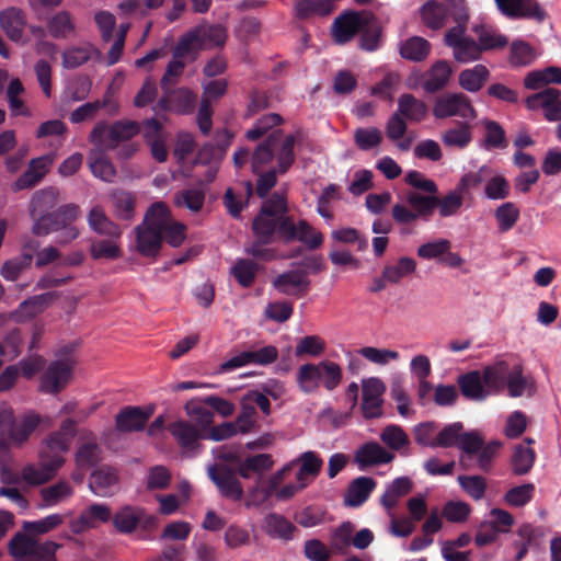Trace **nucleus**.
<instances>
[{
  "label": "nucleus",
  "mask_w": 561,
  "mask_h": 561,
  "mask_svg": "<svg viewBox=\"0 0 561 561\" xmlns=\"http://www.w3.org/2000/svg\"><path fill=\"white\" fill-rule=\"evenodd\" d=\"M538 56V51L525 41L516 39L511 44L510 62L514 67L529 66Z\"/></svg>",
  "instance_id": "obj_47"
},
{
  "label": "nucleus",
  "mask_w": 561,
  "mask_h": 561,
  "mask_svg": "<svg viewBox=\"0 0 561 561\" xmlns=\"http://www.w3.org/2000/svg\"><path fill=\"white\" fill-rule=\"evenodd\" d=\"M327 348L325 341L319 335H307L299 340L295 347V355L298 357H319Z\"/></svg>",
  "instance_id": "obj_64"
},
{
  "label": "nucleus",
  "mask_w": 561,
  "mask_h": 561,
  "mask_svg": "<svg viewBox=\"0 0 561 561\" xmlns=\"http://www.w3.org/2000/svg\"><path fill=\"white\" fill-rule=\"evenodd\" d=\"M39 463L28 465L22 470V479L30 485L43 484L50 480L65 462L64 457L54 456L47 459V454H39Z\"/></svg>",
  "instance_id": "obj_15"
},
{
  "label": "nucleus",
  "mask_w": 561,
  "mask_h": 561,
  "mask_svg": "<svg viewBox=\"0 0 561 561\" xmlns=\"http://www.w3.org/2000/svg\"><path fill=\"white\" fill-rule=\"evenodd\" d=\"M33 256L31 253H22L15 257L7 260L1 268L0 275L8 282H15L31 267Z\"/></svg>",
  "instance_id": "obj_51"
},
{
  "label": "nucleus",
  "mask_w": 561,
  "mask_h": 561,
  "mask_svg": "<svg viewBox=\"0 0 561 561\" xmlns=\"http://www.w3.org/2000/svg\"><path fill=\"white\" fill-rule=\"evenodd\" d=\"M416 270V262L408 256L399 259L394 264L383 267L381 279L385 283L398 284L403 277L413 274Z\"/></svg>",
  "instance_id": "obj_43"
},
{
  "label": "nucleus",
  "mask_w": 561,
  "mask_h": 561,
  "mask_svg": "<svg viewBox=\"0 0 561 561\" xmlns=\"http://www.w3.org/2000/svg\"><path fill=\"white\" fill-rule=\"evenodd\" d=\"M93 55H100V51L90 44L73 46L64 51L62 65L66 68H77L91 59Z\"/></svg>",
  "instance_id": "obj_54"
},
{
  "label": "nucleus",
  "mask_w": 561,
  "mask_h": 561,
  "mask_svg": "<svg viewBox=\"0 0 561 561\" xmlns=\"http://www.w3.org/2000/svg\"><path fill=\"white\" fill-rule=\"evenodd\" d=\"M10 553L19 561H56L59 545L38 541L27 534H18L10 541Z\"/></svg>",
  "instance_id": "obj_7"
},
{
  "label": "nucleus",
  "mask_w": 561,
  "mask_h": 561,
  "mask_svg": "<svg viewBox=\"0 0 561 561\" xmlns=\"http://www.w3.org/2000/svg\"><path fill=\"white\" fill-rule=\"evenodd\" d=\"M204 49L222 46L227 41V31L221 25H199L195 27Z\"/></svg>",
  "instance_id": "obj_55"
},
{
  "label": "nucleus",
  "mask_w": 561,
  "mask_h": 561,
  "mask_svg": "<svg viewBox=\"0 0 561 561\" xmlns=\"http://www.w3.org/2000/svg\"><path fill=\"white\" fill-rule=\"evenodd\" d=\"M362 409L365 417L373 419L381 414L382 394L386 390L383 381L377 377L364 379L362 382Z\"/></svg>",
  "instance_id": "obj_18"
},
{
  "label": "nucleus",
  "mask_w": 561,
  "mask_h": 561,
  "mask_svg": "<svg viewBox=\"0 0 561 561\" xmlns=\"http://www.w3.org/2000/svg\"><path fill=\"white\" fill-rule=\"evenodd\" d=\"M367 23V12H348L336 18L332 25V35L337 44L347 43L359 33L360 27Z\"/></svg>",
  "instance_id": "obj_20"
},
{
  "label": "nucleus",
  "mask_w": 561,
  "mask_h": 561,
  "mask_svg": "<svg viewBox=\"0 0 561 561\" xmlns=\"http://www.w3.org/2000/svg\"><path fill=\"white\" fill-rule=\"evenodd\" d=\"M117 483L116 471L110 467H102L91 474L89 488L96 496L105 497L114 494Z\"/></svg>",
  "instance_id": "obj_29"
},
{
  "label": "nucleus",
  "mask_w": 561,
  "mask_h": 561,
  "mask_svg": "<svg viewBox=\"0 0 561 561\" xmlns=\"http://www.w3.org/2000/svg\"><path fill=\"white\" fill-rule=\"evenodd\" d=\"M458 385L462 394L470 400L481 401L490 396V391L479 371H470L460 376Z\"/></svg>",
  "instance_id": "obj_33"
},
{
  "label": "nucleus",
  "mask_w": 561,
  "mask_h": 561,
  "mask_svg": "<svg viewBox=\"0 0 561 561\" xmlns=\"http://www.w3.org/2000/svg\"><path fill=\"white\" fill-rule=\"evenodd\" d=\"M47 30L55 38H67L75 33L76 24L68 11H60L49 19Z\"/></svg>",
  "instance_id": "obj_50"
},
{
  "label": "nucleus",
  "mask_w": 561,
  "mask_h": 561,
  "mask_svg": "<svg viewBox=\"0 0 561 561\" xmlns=\"http://www.w3.org/2000/svg\"><path fill=\"white\" fill-rule=\"evenodd\" d=\"M121 238L107 237L104 240H94L91 242V256L95 260H116L121 257L119 247Z\"/></svg>",
  "instance_id": "obj_52"
},
{
  "label": "nucleus",
  "mask_w": 561,
  "mask_h": 561,
  "mask_svg": "<svg viewBox=\"0 0 561 561\" xmlns=\"http://www.w3.org/2000/svg\"><path fill=\"white\" fill-rule=\"evenodd\" d=\"M472 32L478 38V45L482 54L488 50L504 48L508 43V39L505 35L489 24H473Z\"/></svg>",
  "instance_id": "obj_30"
},
{
  "label": "nucleus",
  "mask_w": 561,
  "mask_h": 561,
  "mask_svg": "<svg viewBox=\"0 0 561 561\" xmlns=\"http://www.w3.org/2000/svg\"><path fill=\"white\" fill-rule=\"evenodd\" d=\"M421 18L425 25L437 30L450 21L468 22L469 14L463 0H430L421 8Z\"/></svg>",
  "instance_id": "obj_4"
},
{
  "label": "nucleus",
  "mask_w": 561,
  "mask_h": 561,
  "mask_svg": "<svg viewBox=\"0 0 561 561\" xmlns=\"http://www.w3.org/2000/svg\"><path fill=\"white\" fill-rule=\"evenodd\" d=\"M397 112L410 122H421L427 115V106L412 94H402L398 100Z\"/></svg>",
  "instance_id": "obj_38"
},
{
  "label": "nucleus",
  "mask_w": 561,
  "mask_h": 561,
  "mask_svg": "<svg viewBox=\"0 0 561 561\" xmlns=\"http://www.w3.org/2000/svg\"><path fill=\"white\" fill-rule=\"evenodd\" d=\"M75 493L72 485L67 481H59L41 490V497L45 507H54L67 502Z\"/></svg>",
  "instance_id": "obj_39"
},
{
  "label": "nucleus",
  "mask_w": 561,
  "mask_h": 561,
  "mask_svg": "<svg viewBox=\"0 0 561 561\" xmlns=\"http://www.w3.org/2000/svg\"><path fill=\"white\" fill-rule=\"evenodd\" d=\"M75 364L76 360L71 355L53 362L42 377V390L55 393L64 389L71 379Z\"/></svg>",
  "instance_id": "obj_12"
},
{
  "label": "nucleus",
  "mask_w": 561,
  "mask_h": 561,
  "mask_svg": "<svg viewBox=\"0 0 561 561\" xmlns=\"http://www.w3.org/2000/svg\"><path fill=\"white\" fill-rule=\"evenodd\" d=\"M110 196L114 215L122 220H131L135 216V196L123 190H114Z\"/></svg>",
  "instance_id": "obj_41"
},
{
  "label": "nucleus",
  "mask_w": 561,
  "mask_h": 561,
  "mask_svg": "<svg viewBox=\"0 0 561 561\" xmlns=\"http://www.w3.org/2000/svg\"><path fill=\"white\" fill-rule=\"evenodd\" d=\"M376 488V481L369 477L356 478L348 486L344 503L350 507L360 506L367 501L370 493Z\"/></svg>",
  "instance_id": "obj_32"
},
{
  "label": "nucleus",
  "mask_w": 561,
  "mask_h": 561,
  "mask_svg": "<svg viewBox=\"0 0 561 561\" xmlns=\"http://www.w3.org/2000/svg\"><path fill=\"white\" fill-rule=\"evenodd\" d=\"M511 363L508 362H496L491 366H488L483 371V381L488 387L490 394L501 392L507 382L510 374Z\"/></svg>",
  "instance_id": "obj_35"
},
{
  "label": "nucleus",
  "mask_w": 561,
  "mask_h": 561,
  "mask_svg": "<svg viewBox=\"0 0 561 561\" xmlns=\"http://www.w3.org/2000/svg\"><path fill=\"white\" fill-rule=\"evenodd\" d=\"M0 26L5 35L14 43L25 44L26 36V14L16 7H10L0 11Z\"/></svg>",
  "instance_id": "obj_16"
},
{
  "label": "nucleus",
  "mask_w": 561,
  "mask_h": 561,
  "mask_svg": "<svg viewBox=\"0 0 561 561\" xmlns=\"http://www.w3.org/2000/svg\"><path fill=\"white\" fill-rule=\"evenodd\" d=\"M58 197L59 191L55 187H46L36 192L32 198L31 216L33 218L46 216L45 213L55 207Z\"/></svg>",
  "instance_id": "obj_49"
},
{
  "label": "nucleus",
  "mask_w": 561,
  "mask_h": 561,
  "mask_svg": "<svg viewBox=\"0 0 561 561\" xmlns=\"http://www.w3.org/2000/svg\"><path fill=\"white\" fill-rule=\"evenodd\" d=\"M433 115L437 118L457 116L466 121L477 117L470 99L463 93H446L440 95L434 105Z\"/></svg>",
  "instance_id": "obj_10"
},
{
  "label": "nucleus",
  "mask_w": 561,
  "mask_h": 561,
  "mask_svg": "<svg viewBox=\"0 0 561 561\" xmlns=\"http://www.w3.org/2000/svg\"><path fill=\"white\" fill-rule=\"evenodd\" d=\"M435 209L433 195H424L419 191H407L400 202L392 207V218L396 222L405 225L419 219L427 220Z\"/></svg>",
  "instance_id": "obj_5"
},
{
  "label": "nucleus",
  "mask_w": 561,
  "mask_h": 561,
  "mask_svg": "<svg viewBox=\"0 0 561 561\" xmlns=\"http://www.w3.org/2000/svg\"><path fill=\"white\" fill-rule=\"evenodd\" d=\"M465 196L455 187L443 197L434 195L435 208H438V213L442 217H450L460 210L463 204Z\"/></svg>",
  "instance_id": "obj_62"
},
{
  "label": "nucleus",
  "mask_w": 561,
  "mask_h": 561,
  "mask_svg": "<svg viewBox=\"0 0 561 561\" xmlns=\"http://www.w3.org/2000/svg\"><path fill=\"white\" fill-rule=\"evenodd\" d=\"M525 106L533 112H541L549 122L561 119V91L546 88L525 99Z\"/></svg>",
  "instance_id": "obj_11"
},
{
  "label": "nucleus",
  "mask_w": 561,
  "mask_h": 561,
  "mask_svg": "<svg viewBox=\"0 0 561 561\" xmlns=\"http://www.w3.org/2000/svg\"><path fill=\"white\" fill-rule=\"evenodd\" d=\"M489 76V69L484 65L478 64L460 71L458 83L463 90L473 93L482 89Z\"/></svg>",
  "instance_id": "obj_37"
},
{
  "label": "nucleus",
  "mask_w": 561,
  "mask_h": 561,
  "mask_svg": "<svg viewBox=\"0 0 561 561\" xmlns=\"http://www.w3.org/2000/svg\"><path fill=\"white\" fill-rule=\"evenodd\" d=\"M536 454L528 445H517L512 456V469L515 474H526L534 466Z\"/></svg>",
  "instance_id": "obj_61"
},
{
  "label": "nucleus",
  "mask_w": 561,
  "mask_h": 561,
  "mask_svg": "<svg viewBox=\"0 0 561 561\" xmlns=\"http://www.w3.org/2000/svg\"><path fill=\"white\" fill-rule=\"evenodd\" d=\"M205 202V192L201 187L185 188L176 193L174 203L179 207L187 208L192 213L199 211Z\"/></svg>",
  "instance_id": "obj_58"
},
{
  "label": "nucleus",
  "mask_w": 561,
  "mask_h": 561,
  "mask_svg": "<svg viewBox=\"0 0 561 561\" xmlns=\"http://www.w3.org/2000/svg\"><path fill=\"white\" fill-rule=\"evenodd\" d=\"M263 529L271 537L288 540L295 526L284 516L271 513L264 517Z\"/></svg>",
  "instance_id": "obj_44"
},
{
  "label": "nucleus",
  "mask_w": 561,
  "mask_h": 561,
  "mask_svg": "<svg viewBox=\"0 0 561 561\" xmlns=\"http://www.w3.org/2000/svg\"><path fill=\"white\" fill-rule=\"evenodd\" d=\"M505 388H507L508 394L514 398L523 396L531 388V382L523 375V368L519 364H511Z\"/></svg>",
  "instance_id": "obj_59"
},
{
  "label": "nucleus",
  "mask_w": 561,
  "mask_h": 561,
  "mask_svg": "<svg viewBox=\"0 0 561 561\" xmlns=\"http://www.w3.org/2000/svg\"><path fill=\"white\" fill-rule=\"evenodd\" d=\"M412 489V482L407 477H400L394 479L386 488L385 493L381 496V505L387 510L388 514L397 505L399 499L408 494Z\"/></svg>",
  "instance_id": "obj_42"
},
{
  "label": "nucleus",
  "mask_w": 561,
  "mask_h": 561,
  "mask_svg": "<svg viewBox=\"0 0 561 561\" xmlns=\"http://www.w3.org/2000/svg\"><path fill=\"white\" fill-rule=\"evenodd\" d=\"M208 477L216 484L222 496L232 501H240L243 497L242 484L232 471L210 466L208 468Z\"/></svg>",
  "instance_id": "obj_22"
},
{
  "label": "nucleus",
  "mask_w": 561,
  "mask_h": 561,
  "mask_svg": "<svg viewBox=\"0 0 561 561\" xmlns=\"http://www.w3.org/2000/svg\"><path fill=\"white\" fill-rule=\"evenodd\" d=\"M274 465V460L268 454H259L252 457H248L239 465V474L249 479L251 473L262 474L263 472L271 469Z\"/></svg>",
  "instance_id": "obj_53"
},
{
  "label": "nucleus",
  "mask_w": 561,
  "mask_h": 561,
  "mask_svg": "<svg viewBox=\"0 0 561 561\" xmlns=\"http://www.w3.org/2000/svg\"><path fill=\"white\" fill-rule=\"evenodd\" d=\"M278 237L286 243L299 241L308 249H318L323 243V234L314 229L308 221H296L291 216H280L278 221Z\"/></svg>",
  "instance_id": "obj_8"
},
{
  "label": "nucleus",
  "mask_w": 561,
  "mask_h": 561,
  "mask_svg": "<svg viewBox=\"0 0 561 561\" xmlns=\"http://www.w3.org/2000/svg\"><path fill=\"white\" fill-rule=\"evenodd\" d=\"M186 227L172 218L168 206L157 202L147 210L140 225L134 229L136 250L144 256L158 255L163 239L179 247L185 239Z\"/></svg>",
  "instance_id": "obj_1"
},
{
  "label": "nucleus",
  "mask_w": 561,
  "mask_h": 561,
  "mask_svg": "<svg viewBox=\"0 0 561 561\" xmlns=\"http://www.w3.org/2000/svg\"><path fill=\"white\" fill-rule=\"evenodd\" d=\"M402 58L411 61H422L431 53V44L423 37L412 36L399 45Z\"/></svg>",
  "instance_id": "obj_40"
},
{
  "label": "nucleus",
  "mask_w": 561,
  "mask_h": 561,
  "mask_svg": "<svg viewBox=\"0 0 561 561\" xmlns=\"http://www.w3.org/2000/svg\"><path fill=\"white\" fill-rule=\"evenodd\" d=\"M291 469L293 462H289L280 470L273 473L267 481H264L260 477L248 490L247 496L244 499L245 507L252 508L263 505L270 499V496L274 494V491L278 484L285 479L287 472H289Z\"/></svg>",
  "instance_id": "obj_13"
},
{
  "label": "nucleus",
  "mask_w": 561,
  "mask_h": 561,
  "mask_svg": "<svg viewBox=\"0 0 561 561\" xmlns=\"http://www.w3.org/2000/svg\"><path fill=\"white\" fill-rule=\"evenodd\" d=\"M112 518V512L106 504L94 503L81 512L72 519L69 527L73 534H82L89 529L98 527L100 523H107Z\"/></svg>",
  "instance_id": "obj_19"
},
{
  "label": "nucleus",
  "mask_w": 561,
  "mask_h": 561,
  "mask_svg": "<svg viewBox=\"0 0 561 561\" xmlns=\"http://www.w3.org/2000/svg\"><path fill=\"white\" fill-rule=\"evenodd\" d=\"M151 415V410L127 407L116 415V427L121 432H134L144 428Z\"/></svg>",
  "instance_id": "obj_31"
},
{
  "label": "nucleus",
  "mask_w": 561,
  "mask_h": 561,
  "mask_svg": "<svg viewBox=\"0 0 561 561\" xmlns=\"http://www.w3.org/2000/svg\"><path fill=\"white\" fill-rule=\"evenodd\" d=\"M76 433V422L67 419L62 422L59 432L53 433L43 444L39 454H47V459L51 460L54 456H61L67 453L71 439Z\"/></svg>",
  "instance_id": "obj_21"
},
{
  "label": "nucleus",
  "mask_w": 561,
  "mask_h": 561,
  "mask_svg": "<svg viewBox=\"0 0 561 561\" xmlns=\"http://www.w3.org/2000/svg\"><path fill=\"white\" fill-rule=\"evenodd\" d=\"M279 133H273L268 139L260 145L253 153L252 170L254 173H260L261 170L268 164L273 159V152L277 150L278 172H286L294 162V144L295 137L287 136L280 146H278Z\"/></svg>",
  "instance_id": "obj_3"
},
{
  "label": "nucleus",
  "mask_w": 561,
  "mask_h": 561,
  "mask_svg": "<svg viewBox=\"0 0 561 561\" xmlns=\"http://www.w3.org/2000/svg\"><path fill=\"white\" fill-rule=\"evenodd\" d=\"M342 379V367L328 359L302 364L296 371L297 387L307 394L317 392L321 386L328 391H333L341 385Z\"/></svg>",
  "instance_id": "obj_2"
},
{
  "label": "nucleus",
  "mask_w": 561,
  "mask_h": 561,
  "mask_svg": "<svg viewBox=\"0 0 561 561\" xmlns=\"http://www.w3.org/2000/svg\"><path fill=\"white\" fill-rule=\"evenodd\" d=\"M273 288L282 295L300 296L309 289L310 280L307 270H290L277 275L272 280Z\"/></svg>",
  "instance_id": "obj_17"
},
{
  "label": "nucleus",
  "mask_w": 561,
  "mask_h": 561,
  "mask_svg": "<svg viewBox=\"0 0 561 561\" xmlns=\"http://www.w3.org/2000/svg\"><path fill=\"white\" fill-rule=\"evenodd\" d=\"M467 22L458 23L445 34V43L453 50L455 60L468 64L481 58V49L472 37L466 33Z\"/></svg>",
  "instance_id": "obj_9"
},
{
  "label": "nucleus",
  "mask_w": 561,
  "mask_h": 561,
  "mask_svg": "<svg viewBox=\"0 0 561 561\" xmlns=\"http://www.w3.org/2000/svg\"><path fill=\"white\" fill-rule=\"evenodd\" d=\"M393 455L388 453L378 443H367L363 445L355 455V461L360 467L374 466L379 463H389Z\"/></svg>",
  "instance_id": "obj_34"
},
{
  "label": "nucleus",
  "mask_w": 561,
  "mask_h": 561,
  "mask_svg": "<svg viewBox=\"0 0 561 561\" xmlns=\"http://www.w3.org/2000/svg\"><path fill=\"white\" fill-rule=\"evenodd\" d=\"M287 211L286 199L283 194L274 193L270 199L265 201L261 211L252 224L255 238L263 243H271L274 234L278 232V215Z\"/></svg>",
  "instance_id": "obj_6"
},
{
  "label": "nucleus",
  "mask_w": 561,
  "mask_h": 561,
  "mask_svg": "<svg viewBox=\"0 0 561 561\" xmlns=\"http://www.w3.org/2000/svg\"><path fill=\"white\" fill-rule=\"evenodd\" d=\"M297 461L300 462V468L296 474V480L308 481V483L318 476L323 463L322 459L314 451L302 453ZM291 462L294 466L296 460Z\"/></svg>",
  "instance_id": "obj_48"
},
{
  "label": "nucleus",
  "mask_w": 561,
  "mask_h": 561,
  "mask_svg": "<svg viewBox=\"0 0 561 561\" xmlns=\"http://www.w3.org/2000/svg\"><path fill=\"white\" fill-rule=\"evenodd\" d=\"M53 162L54 156L51 154L32 159L27 170L13 183L12 188L21 191L34 186L48 172Z\"/></svg>",
  "instance_id": "obj_25"
},
{
  "label": "nucleus",
  "mask_w": 561,
  "mask_h": 561,
  "mask_svg": "<svg viewBox=\"0 0 561 561\" xmlns=\"http://www.w3.org/2000/svg\"><path fill=\"white\" fill-rule=\"evenodd\" d=\"M451 75V68L447 61L439 60L435 62L426 73L424 89L427 92H435L443 89Z\"/></svg>",
  "instance_id": "obj_45"
},
{
  "label": "nucleus",
  "mask_w": 561,
  "mask_h": 561,
  "mask_svg": "<svg viewBox=\"0 0 561 561\" xmlns=\"http://www.w3.org/2000/svg\"><path fill=\"white\" fill-rule=\"evenodd\" d=\"M199 38L195 28L184 34L174 49V57L195 59L198 51L204 49Z\"/></svg>",
  "instance_id": "obj_56"
},
{
  "label": "nucleus",
  "mask_w": 561,
  "mask_h": 561,
  "mask_svg": "<svg viewBox=\"0 0 561 561\" xmlns=\"http://www.w3.org/2000/svg\"><path fill=\"white\" fill-rule=\"evenodd\" d=\"M43 422H47V425H50L48 419H44L35 412L30 411L24 413L20 421L15 422L12 427L9 428V444L15 447L22 446L35 428Z\"/></svg>",
  "instance_id": "obj_24"
},
{
  "label": "nucleus",
  "mask_w": 561,
  "mask_h": 561,
  "mask_svg": "<svg viewBox=\"0 0 561 561\" xmlns=\"http://www.w3.org/2000/svg\"><path fill=\"white\" fill-rule=\"evenodd\" d=\"M88 159L89 168L95 178L108 183L114 181L116 170L105 151L91 149Z\"/></svg>",
  "instance_id": "obj_36"
},
{
  "label": "nucleus",
  "mask_w": 561,
  "mask_h": 561,
  "mask_svg": "<svg viewBox=\"0 0 561 561\" xmlns=\"http://www.w3.org/2000/svg\"><path fill=\"white\" fill-rule=\"evenodd\" d=\"M144 516V511L138 507L125 506L122 507L114 516L113 522L115 527L121 533H131L136 529L138 523Z\"/></svg>",
  "instance_id": "obj_57"
},
{
  "label": "nucleus",
  "mask_w": 561,
  "mask_h": 561,
  "mask_svg": "<svg viewBox=\"0 0 561 561\" xmlns=\"http://www.w3.org/2000/svg\"><path fill=\"white\" fill-rule=\"evenodd\" d=\"M169 431L182 449L192 455L198 450L199 439L206 437V434L187 421H176L172 423L169 426Z\"/></svg>",
  "instance_id": "obj_23"
},
{
  "label": "nucleus",
  "mask_w": 561,
  "mask_h": 561,
  "mask_svg": "<svg viewBox=\"0 0 561 561\" xmlns=\"http://www.w3.org/2000/svg\"><path fill=\"white\" fill-rule=\"evenodd\" d=\"M89 228L96 234L104 237H122V229L106 215L100 205L93 206L87 217Z\"/></svg>",
  "instance_id": "obj_27"
},
{
  "label": "nucleus",
  "mask_w": 561,
  "mask_h": 561,
  "mask_svg": "<svg viewBox=\"0 0 561 561\" xmlns=\"http://www.w3.org/2000/svg\"><path fill=\"white\" fill-rule=\"evenodd\" d=\"M185 412L194 422V426L206 434L214 422V413L197 399L190 400L185 404Z\"/></svg>",
  "instance_id": "obj_46"
},
{
  "label": "nucleus",
  "mask_w": 561,
  "mask_h": 561,
  "mask_svg": "<svg viewBox=\"0 0 561 561\" xmlns=\"http://www.w3.org/2000/svg\"><path fill=\"white\" fill-rule=\"evenodd\" d=\"M561 83V68L549 66L527 72L523 79L525 89L537 91L541 88H549L550 84Z\"/></svg>",
  "instance_id": "obj_28"
},
{
  "label": "nucleus",
  "mask_w": 561,
  "mask_h": 561,
  "mask_svg": "<svg viewBox=\"0 0 561 561\" xmlns=\"http://www.w3.org/2000/svg\"><path fill=\"white\" fill-rule=\"evenodd\" d=\"M61 230L58 237L59 243H68L79 236V230L67 222H59V220H53V216H43L35 220L32 227V231L36 236H47L53 231Z\"/></svg>",
  "instance_id": "obj_26"
},
{
  "label": "nucleus",
  "mask_w": 561,
  "mask_h": 561,
  "mask_svg": "<svg viewBox=\"0 0 561 561\" xmlns=\"http://www.w3.org/2000/svg\"><path fill=\"white\" fill-rule=\"evenodd\" d=\"M359 46L362 49L373 51L378 48L380 42V27L373 14L367 12V23L360 27Z\"/></svg>",
  "instance_id": "obj_60"
},
{
  "label": "nucleus",
  "mask_w": 561,
  "mask_h": 561,
  "mask_svg": "<svg viewBox=\"0 0 561 561\" xmlns=\"http://www.w3.org/2000/svg\"><path fill=\"white\" fill-rule=\"evenodd\" d=\"M499 11L510 19H531L542 22L547 12L536 0H494Z\"/></svg>",
  "instance_id": "obj_14"
},
{
  "label": "nucleus",
  "mask_w": 561,
  "mask_h": 561,
  "mask_svg": "<svg viewBox=\"0 0 561 561\" xmlns=\"http://www.w3.org/2000/svg\"><path fill=\"white\" fill-rule=\"evenodd\" d=\"M259 265L249 259H239L231 267V274L242 287H250L256 277Z\"/></svg>",
  "instance_id": "obj_63"
}]
</instances>
